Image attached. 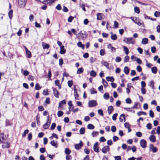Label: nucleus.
<instances>
[{"label":"nucleus","instance_id":"1","mask_svg":"<svg viewBox=\"0 0 160 160\" xmlns=\"http://www.w3.org/2000/svg\"><path fill=\"white\" fill-rule=\"evenodd\" d=\"M79 36L81 37L84 40L87 37V33L85 31H83L80 32L78 34Z\"/></svg>","mask_w":160,"mask_h":160},{"label":"nucleus","instance_id":"2","mask_svg":"<svg viewBox=\"0 0 160 160\" xmlns=\"http://www.w3.org/2000/svg\"><path fill=\"white\" fill-rule=\"evenodd\" d=\"M27 0H18L19 5L21 8H24L26 4Z\"/></svg>","mask_w":160,"mask_h":160},{"label":"nucleus","instance_id":"3","mask_svg":"<svg viewBox=\"0 0 160 160\" xmlns=\"http://www.w3.org/2000/svg\"><path fill=\"white\" fill-rule=\"evenodd\" d=\"M97 103L95 100H92L89 101L88 102V105L89 107H93L97 106Z\"/></svg>","mask_w":160,"mask_h":160},{"label":"nucleus","instance_id":"4","mask_svg":"<svg viewBox=\"0 0 160 160\" xmlns=\"http://www.w3.org/2000/svg\"><path fill=\"white\" fill-rule=\"evenodd\" d=\"M47 118H48V119L47 120V122L43 125V128L45 129H47L50 126V123H51V120L49 121V116H48Z\"/></svg>","mask_w":160,"mask_h":160},{"label":"nucleus","instance_id":"5","mask_svg":"<svg viewBox=\"0 0 160 160\" xmlns=\"http://www.w3.org/2000/svg\"><path fill=\"white\" fill-rule=\"evenodd\" d=\"M110 150L109 147L106 145L103 147L102 149V152L104 153H106L108 152Z\"/></svg>","mask_w":160,"mask_h":160},{"label":"nucleus","instance_id":"6","mask_svg":"<svg viewBox=\"0 0 160 160\" xmlns=\"http://www.w3.org/2000/svg\"><path fill=\"white\" fill-rule=\"evenodd\" d=\"M141 146L143 148H145L147 147V142L146 141L143 139L141 140L140 142Z\"/></svg>","mask_w":160,"mask_h":160},{"label":"nucleus","instance_id":"7","mask_svg":"<svg viewBox=\"0 0 160 160\" xmlns=\"http://www.w3.org/2000/svg\"><path fill=\"white\" fill-rule=\"evenodd\" d=\"M150 150H152L153 153L156 152L158 151V149L157 148L154 147L152 144H150Z\"/></svg>","mask_w":160,"mask_h":160},{"label":"nucleus","instance_id":"8","mask_svg":"<svg viewBox=\"0 0 160 160\" xmlns=\"http://www.w3.org/2000/svg\"><path fill=\"white\" fill-rule=\"evenodd\" d=\"M83 146V143L81 141H80L79 144H76L75 145V148L77 150L80 149Z\"/></svg>","mask_w":160,"mask_h":160},{"label":"nucleus","instance_id":"9","mask_svg":"<svg viewBox=\"0 0 160 160\" xmlns=\"http://www.w3.org/2000/svg\"><path fill=\"white\" fill-rule=\"evenodd\" d=\"M98 142H96L95 143L93 146V149L94 151L97 152H99V147H98Z\"/></svg>","mask_w":160,"mask_h":160},{"label":"nucleus","instance_id":"10","mask_svg":"<svg viewBox=\"0 0 160 160\" xmlns=\"http://www.w3.org/2000/svg\"><path fill=\"white\" fill-rule=\"evenodd\" d=\"M97 16L98 20H101L103 19L104 16L102 13H98L97 14Z\"/></svg>","mask_w":160,"mask_h":160},{"label":"nucleus","instance_id":"11","mask_svg":"<svg viewBox=\"0 0 160 160\" xmlns=\"http://www.w3.org/2000/svg\"><path fill=\"white\" fill-rule=\"evenodd\" d=\"M124 39L123 41L127 44H129L133 39L132 38H124Z\"/></svg>","mask_w":160,"mask_h":160},{"label":"nucleus","instance_id":"12","mask_svg":"<svg viewBox=\"0 0 160 160\" xmlns=\"http://www.w3.org/2000/svg\"><path fill=\"white\" fill-rule=\"evenodd\" d=\"M53 91L54 96L57 98H58L59 93L57 89L56 88H53Z\"/></svg>","mask_w":160,"mask_h":160},{"label":"nucleus","instance_id":"13","mask_svg":"<svg viewBox=\"0 0 160 160\" xmlns=\"http://www.w3.org/2000/svg\"><path fill=\"white\" fill-rule=\"evenodd\" d=\"M4 144L2 145V147L3 148H8L10 147V143L8 142H5Z\"/></svg>","mask_w":160,"mask_h":160},{"label":"nucleus","instance_id":"14","mask_svg":"<svg viewBox=\"0 0 160 160\" xmlns=\"http://www.w3.org/2000/svg\"><path fill=\"white\" fill-rule=\"evenodd\" d=\"M119 120L121 122H125L126 120L125 115L123 114H121L119 117Z\"/></svg>","mask_w":160,"mask_h":160},{"label":"nucleus","instance_id":"15","mask_svg":"<svg viewBox=\"0 0 160 160\" xmlns=\"http://www.w3.org/2000/svg\"><path fill=\"white\" fill-rule=\"evenodd\" d=\"M149 139L152 142H155L156 140L155 136L153 135H151L149 137Z\"/></svg>","mask_w":160,"mask_h":160},{"label":"nucleus","instance_id":"16","mask_svg":"<svg viewBox=\"0 0 160 160\" xmlns=\"http://www.w3.org/2000/svg\"><path fill=\"white\" fill-rule=\"evenodd\" d=\"M42 44L44 49L46 48L48 49L49 48V45L48 44L45 43L44 42H42Z\"/></svg>","mask_w":160,"mask_h":160},{"label":"nucleus","instance_id":"17","mask_svg":"<svg viewBox=\"0 0 160 160\" xmlns=\"http://www.w3.org/2000/svg\"><path fill=\"white\" fill-rule=\"evenodd\" d=\"M65 52L66 50L64 48V46H61L60 53L61 54H63L65 53Z\"/></svg>","mask_w":160,"mask_h":160},{"label":"nucleus","instance_id":"18","mask_svg":"<svg viewBox=\"0 0 160 160\" xmlns=\"http://www.w3.org/2000/svg\"><path fill=\"white\" fill-rule=\"evenodd\" d=\"M113 111V107L112 106H109L108 108V113L110 115Z\"/></svg>","mask_w":160,"mask_h":160},{"label":"nucleus","instance_id":"19","mask_svg":"<svg viewBox=\"0 0 160 160\" xmlns=\"http://www.w3.org/2000/svg\"><path fill=\"white\" fill-rule=\"evenodd\" d=\"M6 136L4 135V134L2 133L0 135V140H1L3 141H5L6 140Z\"/></svg>","mask_w":160,"mask_h":160},{"label":"nucleus","instance_id":"20","mask_svg":"<svg viewBox=\"0 0 160 160\" xmlns=\"http://www.w3.org/2000/svg\"><path fill=\"white\" fill-rule=\"evenodd\" d=\"M130 70L127 66L125 67L124 68L123 71L126 74L128 75L129 72Z\"/></svg>","mask_w":160,"mask_h":160},{"label":"nucleus","instance_id":"21","mask_svg":"<svg viewBox=\"0 0 160 160\" xmlns=\"http://www.w3.org/2000/svg\"><path fill=\"white\" fill-rule=\"evenodd\" d=\"M101 63L106 67L107 68L109 69V63L104 61H102L101 62Z\"/></svg>","mask_w":160,"mask_h":160},{"label":"nucleus","instance_id":"22","mask_svg":"<svg viewBox=\"0 0 160 160\" xmlns=\"http://www.w3.org/2000/svg\"><path fill=\"white\" fill-rule=\"evenodd\" d=\"M148 42V39L147 38H144L142 39V43L143 44H146Z\"/></svg>","mask_w":160,"mask_h":160},{"label":"nucleus","instance_id":"23","mask_svg":"<svg viewBox=\"0 0 160 160\" xmlns=\"http://www.w3.org/2000/svg\"><path fill=\"white\" fill-rule=\"evenodd\" d=\"M66 103V101L65 100H63L61 101L59 104V106L58 108H61L63 105Z\"/></svg>","mask_w":160,"mask_h":160},{"label":"nucleus","instance_id":"24","mask_svg":"<svg viewBox=\"0 0 160 160\" xmlns=\"http://www.w3.org/2000/svg\"><path fill=\"white\" fill-rule=\"evenodd\" d=\"M77 45L78 47L81 48L82 49H84V45L82 44L81 42H79L77 43Z\"/></svg>","mask_w":160,"mask_h":160},{"label":"nucleus","instance_id":"25","mask_svg":"<svg viewBox=\"0 0 160 160\" xmlns=\"http://www.w3.org/2000/svg\"><path fill=\"white\" fill-rule=\"evenodd\" d=\"M106 79L107 81L112 82H113L114 80V79L112 77H107Z\"/></svg>","mask_w":160,"mask_h":160},{"label":"nucleus","instance_id":"26","mask_svg":"<svg viewBox=\"0 0 160 160\" xmlns=\"http://www.w3.org/2000/svg\"><path fill=\"white\" fill-rule=\"evenodd\" d=\"M152 72L154 74H156L157 72V68L156 67H154L151 69Z\"/></svg>","mask_w":160,"mask_h":160},{"label":"nucleus","instance_id":"27","mask_svg":"<svg viewBox=\"0 0 160 160\" xmlns=\"http://www.w3.org/2000/svg\"><path fill=\"white\" fill-rule=\"evenodd\" d=\"M154 82L153 80H151L150 81L149 83V86L151 87L152 89H154Z\"/></svg>","mask_w":160,"mask_h":160},{"label":"nucleus","instance_id":"28","mask_svg":"<svg viewBox=\"0 0 160 160\" xmlns=\"http://www.w3.org/2000/svg\"><path fill=\"white\" fill-rule=\"evenodd\" d=\"M50 144L55 148L58 147V144L56 143L54 140L50 142Z\"/></svg>","mask_w":160,"mask_h":160},{"label":"nucleus","instance_id":"29","mask_svg":"<svg viewBox=\"0 0 160 160\" xmlns=\"http://www.w3.org/2000/svg\"><path fill=\"white\" fill-rule=\"evenodd\" d=\"M103 98L106 100L108 99L109 98V95L108 93L107 92H106L103 95Z\"/></svg>","mask_w":160,"mask_h":160},{"label":"nucleus","instance_id":"30","mask_svg":"<svg viewBox=\"0 0 160 160\" xmlns=\"http://www.w3.org/2000/svg\"><path fill=\"white\" fill-rule=\"evenodd\" d=\"M99 132L97 131H93L92 133V136L93 137H95L98 135Z\"/></svg>","mask_w":160,"mask_h":160},{"label":"nucleus","instance_id":"31","mask_svg":"<svg viewBox=\"0 0 160 160\" xmlns=\"http://www.w3.org/2000/svg\"><path fill=\"white\" fill-rule=\"evenodd\" d=\"M83 72V69L82 68H79L77 71V73L78 74H80L82 73Z\"/></svg>","mask_w":160,"mask_h":160},{"label":"nucleus","instance_id":"32","mask_svg":"<svg viewBox=\"0 0 160 160\" xmlns=\"http://www.w3.org/2000/svg\"><path fill=\"white\" fill-rule=\"evenodd\" d=\"M29 132V130L28 129L25 130L22 134V137L24 138L26 137V136L27 134Z\"/></svg>","mask_w":160,"mask_h":160},{"label":"nucleus","instance_id":"33","mask_svg":"<svg viewBox=\"0 0 160 160\" xmlns=\"http://www.w3.org/2000/svg\"><path fill=\"white\" fill-rule=\"evenodd\" d=\"M111 38L112 40H115L117 39V37L116 34H113L111 35Z\"/></svg>","mask_w":160,"mask_h":160},{"label":"nucleus","instance_id":"34","mask_svg":"<svg viewBox=\"0 0 160 160\" xmlns=\"http://www.w3.org/2000/svg\"><path fill=\"white\" fill-rule=\"evenodd\" d=\"M85 128H81L79 131L80 133L81 134H83L85 132Z\"/></svg>","mask_w":160,"mask_h":160},{"label":"nucleus","instance_id":"35","mask_svg":"<svg viewBox=\"0 0 160 160\" xmlns=\"http://www.w3.org/2000/svg\"><path fill=\"white\" fill-rule=\"evenodd\" d=\"M90 92L91 94H96L97 93V91L95 90V89L93 88H92L90 89Z\"/></svg>","mask_w":160,"mask_h":160},{"label":"nucleus","instance_id":"36","mask_svg":"<svg viewBox=\"0 0 160 160\" xmlns=\"http://www.w3.org/2000/svg\"><path fill=\"white\" fill-rule=\"evenodd\" d=\"M87 128L89 129H93L94 128V126L92 124H89L88 125Z\"/></svg>","mask_w":160,"mask_h":160},{"label":"nucleus","instance_id":"37","mask_svg":"<svg viewBox=\"0 0 160 160\" xmlns=\"http://www.w3.org/2000/svg\"><path fill=\"white\" fill-rule=\"evenodd\" d=\"M137 115L138 116H140L141 115H147V113L143 111H140L139 112L137 113Z\"/></svg>","mask_w":160,"mask_h":160},{"label":"nucleus","instance_id":"38","mask_svg":"<svg viewBox=\"0 0 160 160\" xmlns=\"http://www.w3.org/2000/svg\"><path fill=\"white\" fill-rule=\"evenodd\" d=\"M123 49L124 50L125 52V53L126 55H128L129 53V50L126 47L124 46H123Z\"/></svg>","mask_w":160,"mask_h":160},{"label":"nucleus","instance_id":"39","mask_svg":"<svg viewBox=\"0 0 160 160\" xmlns=\"http://www.w3.org/2000/svg\"><path fill=\"white\" fill-rule=\"evenodd\" d=\"M12 13H13V11L12 10H10V11H9L8 12V16L9 18L10 19H12Z\"/></svg>","mask_w":160,"mask_h":160},{"label":"nucleus","instance_id":"40","mask_svg":"<svg viewBox=\"0 0 160 160\" xmlns=\"http://www.w3.org/2000/svg\"><path fill=\"white\" fill-rule=\"evenodd\" d=\"M52 0H46L42 2V3L44 4H47L50 3L51 2H52Z\"/></svg>","mask_w":160,"mask_h":160},{"label":"nucleus","instance_id":"41","mask_svg":"<svg viewBox=\"0 0 160 160\" xmlns=\"http://www.w3.org/2000/svg\"><path fill=\"white\" fill-rule=\"evenodd\" d=\"M71 152L70 150L68 148H66L65 149V152L67 155H69Z\"/></svg>","mask_w":160,"mask_h":160},{"label":"nucleus","instance_id":"42","mask_svg":"<svg viewBox=\"0 0 160 160\" xmlns=\"http://www.w3.org/2000/svg\"><path fill=\"white\" fill-rule=\"evenodd\" d=\"M90 74L91 76L93 77H95L96 75V72L93 70H92Z\"/></svg>","mask_w":160,"mask_h":160},{"label":"nucleus","instance_id":"43","mask_svg":"<svg viewBox=\"0 0 160 160\" xmlns=\"http://www.w3.org/2000/svg\"><path fill=\"white\" fill-rule=\"evenodd\" d=\"M63 112L61 111H58L57 113L58 116V117H60L63 115Z\"/></svg>","mask_w":160,"mask_h":160},{"label":"nucleus","instance_id":"44","mask_svg":"<svg viewBox=\"0 0 160 160\" xmlns=\"http://www.w3.org/2000/svg\"><path fill=\"white\" fill-rule=\"evenodd\" d=\"M35 88L37 90H39L41 89V87L39 84L37 83L35 85Z\"/></svg>","mask_w":160,"mask_h":160},{"label":"nucleus","instance_id":"45","mask_svg":"<svg viewBox=\"0 0 160 160\" xmlns=\"http://www.w3.org/2000/svg\"><path fill=\"white\" fill-rule=\"evenodd\" d=\"M134 11L135 12L137 13H139L140 11L139 8L137 7H136L134 8Z\"/></svg>","mask_w":160,"mask_h":160},{"label":"nucleus","instance_id":"46","mask_svg":"<svg viewBox=\"0 0 160 160\" xmlns=\"http://www.w3.org/2000/svg\"><path fill=\"white\" fill-rule=\"evenodd\" d=\"M27 57L29 58H30L31 57V52L28 51L26 52Z\"/></svg>","mask_w":160,"mask_h":160},{"label":"nucleus","instance_id":"47","mask_svg":"<svg viewBox=\"0 0 160 160\" xmlns=\"http://www.w3.org/2000/svg\"><path fill=\"white\" fill-rule=\"evenodd\" d=\"M138 103H137V102H136L135 103L134 106L133 107H132V108H136L137 109L139 108L140 106H139V107H138Z\"/></svg>","mask_w":160,"mask_h":160},{"label":"nucleus","instance_id":"48","mask_svg":"<svg viewBox=\"0 0 160 160\" xmlns=\"http://www.w3.org/2000/svg\"><path fill=\"white\" fill-rule=\"evenodd\" d=\"M68 86L71 88L73 84V82L72 80L68 81Z\"/></svg>","mask_w":160,"mask_h":160},{"label":"nucleus","instance_id":"49","mask_svg":"<svg viewBox=\"0 0 160 160\" xmlns=\"http://www.w3.org/2000/svg\"><path fill=\"white\" fill-rule=\"evenodd\" d=\"M74 96L75 97V98L77 100H79V99L78 98L79 96L78 94V92H74Z\"/></svg>","mask_w":160,"mask_h":160},{"label":"nucleus","instance_id":"50","mask_svg":"<svg viewBox=\"0 0 160 160\" xmlns=\"http://www.w3.org/2000/svg\"><path fill=\"white\" fill-rule=\"evenodd\" d=\"M132 108H124V109L125 110H126L127 111H129L131 112H134V111H133L132 109Z\"/></svg>","mask_w":160,"mask_h":160},{"label":"nucleus","instance_id":"51","mask_svg":"<svg viewBox=\"0 0 160 160\" xmlns=\"http://www.w3.org/2000/svg\"><path fill=\"white\" fill-rule=\"evenodd\" d=\"M142 135V133L140 132H137L136 133V135L138 137H141Z\"/></svg>","mask_w":160,"mask_h":160},{"label":"nucleus","instance_id":"52","mask_svg":"<svg viewBox=\"0 0 160 160\" xmlns=\"http://www.w3.org/2000/svg\"><path fill=\"white\" fill-rule=\"evenodd\" d=\"M118 113H116L114 114L112 116V119L113 120L115 121L116 120L117 118V117L118 116Z\"/></svg>","mask_w":160,"mask_h":160},{"label":"nucleus","instance_id":"53","mask_svg":"<svg viewBox=\"0 0 160 160\" xmlns=\"http://www.w3.org/2000/svg\"><path fill=\"white\" fill-rule=\"evenodd\" d=\"M129 58V57L128 56H126L124 59V62H126L128 61Z\"/></svg>","mask_w":160,"mask_h":160},{"label":"nucleus","instance_id":"54","mask_svg":"<svg viewBox=\"0 0 160 160\" xmlns=\"http://www.w3.org/2000/svg\"><path fill=\"white\" fill-rule=\"evenodd\" d=\"M98 112L99 114L101 116H103V111L102 109H99L98 111Z\"/></svg>","mask_w":160,"mask_h":160},{"label":"nucleus","instance_id":"55","mask_svg":"<svg viewBox=\"0 0 160 160\" xmlns=\"http://www.w3.org/2000/svg\"><path fill=\"white\" fill-rule=\"evenodd\" d=\"M131 20L135 23L136 22V20H138V18H137L135 17H131Z\"/></svg>","mask_w":160,"mask_h":160},{"label":"nucleus","instance_id":"56","mask_svg":"<svg viewBox=\"0 0 160 160\" xmlns=\"http://www.w3.org/2000/svg\"><path fill=\"white\" fill-rule=\"evenodd\" d=\"M56 126V124L55 123H53L52 124L50 128V129L51 130H53L55 129Z\"/></svg>","mask_w":160,"mask_h":160},{"label":"nucleus","instance_id":"57","mask_svg":"<svg viewBox=\"0 0 160 160\" xmlns=\"http://www.w3.org/2000/svg\"><path fill=\"white\" fill-rule=\"evenodd\" d=\"M102 82H103V85L105 87L108 86V84L107 82L105 80L103 79H102Z\"/></svg>","mask_w":160,"mask_h":160},{"label":"nucleus","instance_id":"58","mask_svg":"<svg viewBox=\"0 0 160 160\" xmlns=\"http://www.w3.org/2000/svg\"><path fill=\"white\" fill-rule=\"evenodd\" d=\"M149 115L152 118L154 117V114L152 111L151 110L149 111Z\"/></svg>","mask_w":160,"mask_h":160},{"label":"nucleus","instance_id":"59","mask_svg":"<svg viewBox=\"0 0 160 160\" xmlns=\"http://www.w3.org/2000/svg\"><path fill=\"white\" fill-rule=\"evenodd\" d=\"M105 53L104 50L103 49H101L100 51V54L101 56H103Z\"/></svg>","mask_w":160,"mask_h":160},{"label":"nucleus","instance_id":"60","mask_svg":"<svg viewBox=\"0 0 160 160\" xmlns=\"http://www.w3.org/2000/svg\"><path fill=\"white\" fill-rule=\"evenodd\" d=\"M121 58L120 57H117L115 59V61L117 62H119L121 61Z\"/></svg>","mask_w":160,"mask_h":160},{"label":"nucleus","instance_id":"61","mask_svg":"<svg viewBox=\"0 0 160 160\" xmlns=\"http://www.w3.org/2000/svg\"><path fill=\"white\" fill-rule=\"evenodd\" d=\"M146 127L148 129H151L152 128V124L148 123Z\"/></svg>","mask_w":160,"mask_h":160},{"label":"nucleus","instance_id":"62","mask_svg":"<svg viewBox=\"0 0 160 160\" xmlns=\"http://www.w3.org/2000/svg\"><path fill=\"white\" fill-rule=\"evenodd\" d=\"M126 102L127 103L130 104L131 103L132 101L130 98H128L126 99Z\"/></svg>","mask_w":160,"mask_h":160},{"label":"nucleus","instance_id":"63","mask_svg":"<svg viewBox=\"0 0 160 160\" xmlns=\"http://www.w3.org/2000/svg\"><path fill=\"white\" fill-rule=\"evenodd\" d=\"M73 19L74 18L72 16H70L68 19V21L69 22H71L72 21Z\"/></svg>","mask_w":160,"mask_h":160},{"label":"nucleus","instance_id":"64","mask_svg":"<svg viewBox=\"0 0 160 160\" xmlns=\"http://www.w3.org/2000/svg\"><path fill=\"white\" fill-rule=\"evenodd\" d=\"M115 160H121V157L120 156H116L114 157Z\"/></svg>","mask_w":160,"mask_h":160}]
</instances>
